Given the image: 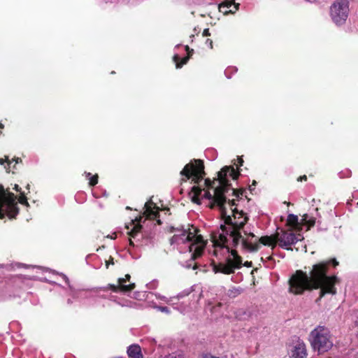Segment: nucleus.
<instances>
[{"label": "nucleus", "instance_id": "9", "mask_svg": "<svg viewBox=\"0 0 358 358\" xmlns=\"http://www.w3.org/2000/svg\"><path fill=\"white\" fill-rule=\"evenodd\" d=\"M276 240L280 248L292 250L290 246L302 241L303 237L300 234H295L292 229H280V232H276Z\"/></svg>", "mask_w": 358, "mask_h": 358}, {"label": "nucleus", "instance_id": "34", "mask_svg": "<svg viewBox=\"0 0 358 358\" xmlns=\"http://www.w3.org/2000/svg\"><path fill=\"white\" fill-rule=\"evenodd\" d=\"M206 44L210 48V49H213V42L211 39L210 38H208L206 41Z\"/></svg>", "mask_w": 358, "mask_h": 358}, {"label": "nucleus", "instance_id": "2", "mask_svg": "<svg viewBox=\"0 0 358 358\" xmlns=\"http://www.w3.org/2000/svg\"><path fill=\"white\" fill-rule=\"evenodd\" d=\"M228 174L234 180L239 177V172L235 171L233 166H224L217 172V180L219 185L214 189V194H212L209 190H206L203 194V198L211 200L209 208L213 209L217 206L220 211L224 208L227 203L226 194L229 191L231 185L229 180L227 178Z\"/></svg>", "mask_w": 358, "mask_h": 358}, {"label": "nucleus", "instance_id": "50", "mask_svg": "<svg viewBox=\"0 0 358 358\" xmlns=\"http://www.w3.org/2000/svg\"><path fill=\"white\" fill-rule=\"evenodd\" d=\"M175 230H176V229L174 227H171V232L174 231Z\"/></svg>", "mask_w": 358, "mask_h": 358}, {"label": "nucleus", "instance_id": "51", "mask_svg": "<svg viewBox=\"0 0 358 358\" xmlns=\"http://www.w3.org/2000/svg\"><path fill=\"white\" fill-rule=\"evenodd\" d=\"M126 228H127V229H129V225H126Z\"/></svg>", "mask_w": 358, "mask_h": 358}, {"label": "nucleus", "instance_id": "3", "mask_svg": "<svg viewBox=\"0 0 358 358\" xmlns=\"http://www.w3.org/2000/svg\"><path fill=\"white\" fill-rule=\"evenodd\" d=\"M211 240L215 247L226 248L228 252H230L233 258L228 257L226 259V263H216L213 261L210 264L213 271L217 273H221L226 275L234 273L235 269L240 268L242 266V257L238 255L236 250H231L227 245L228 239L224 234H220L219 231H213L211 234Z\"/></svg>", "mask_w": 358, "mask_h": 358}, {"label": "nucleus", "instance_id": "43", "mask_svg": "<svg viewBox=\"0 0 358 358\" xmlns=\"http://www.w3.org/2000/svg\"><path fill=\"white\" fill-rule=\"evenodd\" d=\"M124 278L126 279V281H129L130 278H131V275L129 274H126L125 277Z\"/></svg>", "mask_w": 358, "mask_h": 358}, {"label": "nucleus", "instance_id": "4", "mask_svg": "<svg viewBox=\"0 0 358 358\" xmlns=\"http://www.w3.org/2000/svg\"><path fill=\"white\" fill-rule=\"evenodd\" d=\"M17 196L10 192V188L0 184V219L8 216L9 219L15 218L19 213L16 201Z\"/></svg>", "mask_w": 358, "mask_h": 358}, {"label": "nucleus", "instance_id": "26", "mask_svg": "<svg viewBox=\"0 0 358 358\" xmlns=\"http://www.w3.org/2000/svg\"><path fill=\"white\" fill-rule=\"evenodd\" d=\"M18 201L20 203L22 204V205H24V206H29V204L27 201V198L26 196V194L24 192H21L20 194V196L18 197Z\"/></svg>", "mask_w": 358, "mask_h": 358}, {"label": "nucleus", "instance_id": "5", "mask_svg": "<svg viewBox=\"0 0 358 358\" xmlns=\"http://www.w3.org/2000/svg\"><path fill=\"white\" fill-rule=\"evenodd\" d=\"M221 219L224 221V224L220 225V229L222 231L236 230L241 231L248 220V217L243 210H238L236 208L232 209V215H228L227 213V208L220 210Z\"/></svg>", "mask_w": 358, "mask_h": 358}, {"label": "nucleus", "instance_id": "47", "mask_svg": "<svg viewBox=\"0 0 358 358\" xmlns=\"http://www.w3.org/2000/svg\"><path fill=\"white\" fill-rule=\"evenodd\" d=\"M192 268H193L194 270L196 269V268H197V264H194V266H193V267H192Z\"/></svg>", "mask_w": 358, "mask_h": 358}, {"label": "nucleus", "instance_id": "33", "mask_svg": "<svg viewBox=\"0 0 358 358\" xmlns=\"http://www.w3.org/2000/svg\"><path fill=\"white\" fill-rule=\"evenodd\" d=\"M308 220V215L307 214H304L301 219V224L305 225Z\"/></svg>", "mask_w": 358, "mask_h": 358}, {"label": "nucleus", "instance_id": "39", "mask_svg": "<svg viewBox=\"0 0 358 358\" xmlns=\"http://www.w3.org/2000/svg\"><path fill=\"white\" fill-rule=\"evenodd\" d=\"M228 203L231 206H237L236 203V199H229L228 200Z\"/></svg>", "mask_w": 358, "mask_h": 358}, {"label": "nucleus", "instance_id": "20", "mask_svg": "<svg viewBox=\"0 0 358 358\" xmlns=\"http://www.w3.org/2000/svg\"><path fill=\"white\" fill-rule=\"evenodd\" d=\"M287 225L294 229H299L301 227L298 217L294 214H289L287 216Z\"/></svg>", "mask_w": 358, "mask_h": 358}, {"label": "nucleus", "instance_id": "23", "mask_svg": "<svg viewBox=\"0 0 358 358\" xmlns=\"http://www.w3.org/2000/svg\"><path fill=\"white\" fill-rule=\"evenodd\" d=\"M222 3L228 6L230 8L234 9V13L238 10L240 4L238 3H236L235 0H224Z\"/></svg>", "mask_w": 358, "mask_h": 358}, {"label": "nucleus", "instance_id": "45", "mask_svg": "<svg viewBox=\"0 0 358 358\" xmlns=\"http://www.w3.org/2000/svg\"><path fill=\"white\" fill-rule=\"evenodd\" d=\"M3 124L0 123V134H2V129H3Z\"/></svg>", "mask_w": 358, "mask_h": 358}, {"label": "nucleus", "instance_id": "8", "mask_svg": "<svg viewBox=\"0 0 358 358\" xmlns=\"http://www.w3.org/2000/svg\"><path fill=\"white\" fill-rule=\"evenodd\" d=\"M224 235H229L232 238V245L236 248L240 241L242 243V248L248 252H254L259 250V245L258 243H253V238H256V236L253 233L245 234L248 236L244 238L242 236L241 231H236V230L224 231H222Z\"/></svg>", "mask_w": 358, "mask_h": 358}, {"label": "nucleus", "instance_id": "41", "mask_svg": "<svg viewBox=\"0 0 358 358\" xmlns=\"http://www.w3.org/2000/svg\"><path fill=\"white\" fill-rule=\"evenodd\" d=\"M257 185V182L256 180H253L252 181V185L250 186V192H252L254 189L252 187V186H255Z\"/></svg>", "mask_w": 358, "mask_h": 358}, {"label": "nucleus", "instance_id": "29", "mask_svg": "<svg viewBox=\"0 0 358 358\" xmlns=\"http://www.w3.org/2000/svg\"><path fill=\"white\" fill-rule=\"evenodd\" d=\"M243 163H244V161L243 159V158L241 157H238V159H237V164H236V166H237V170H235V171H238L240 172V169H239V167L242 166L243 165ZM241 175V173H239V176Z\"/></svg>", "mask_w": 358, "mask_h": 358}, {"label": "nucleus", "instance_id": "32", "mask_svg": "<svg viewBox=\"0 0 358 358\" xmlns=\"http://www.w3.org/2000/svg\"><path fill=\"white\" fill-rule=\"evenodd\" d=\"M185 48L187 52L186 57H189V58H190L194 53V50L190 48L188 45H186Z\"/></svg>", "mask_w": 358, "mask_h": 358}, {"label": "nucleus", "instance_id": "17", "mask_svg": "<svg viewBox=\"0 0 358 358\" xmlns=\"http://www.w3.org/2000/svg\"><path fill=\"white\" fill-rule=\"evenodd\" d=\"M253 243H258L259 245L262 244L266 246H271L274 248L277 244L276 233L271 236H263L258 241H253Z\"/></svg>", "mask_w": 358, "mask_h": 358}, {"label": "nucleus", "instance_id": "19", "mask_svg": "<svg viewBox=\"0 0 358 358\" xmlns=\"http://www.w3.org/2000/svg\"><path fill=\"white\" fill-rule=\"evenodd\" d=\"M110 289L113 292L119 291L122 292H131L136 287L135 283H130L129 285H109Z\"/></svg>", "mask_w": 358, "mask_h": 358}, {"label": "nucleus", "instance_id": "22", "mask_svg": "<svg viewBox=\"0 0 358 358\" xmlns=\"http://www.w3.org/2000/svg\"><path fill=\"white\" fill-rule=\"evenodd\" d=\"M190 58L189 57H184L180 58L178 55H175L173 57V62L176 63V67L180 69L183 65L186 64Z\"/></svg>", "mask_w": 358, "mask_h": 358}, {"label": "nucleus", "instance_id": "11", "mask_svg": "<svg viewBox=\"0 0 358 358\" xmlns=\"http://www.w3.org/2000/svg\"><path fill=\"white\" fill-rule=\"evenodd\" d=\"M206 241H204L203 236L200 234L194 236L192 243L189 245V251L192 252L191 260L194 261L202 256Z\"/></svg>", "mask_w": 358, "mask_h": 358}, {"label": "nucleus", "instance_id": "46", "mask_svg": "<svg viewBox=\"0 0 358 358\" xmlns=\"http://www.w3.org/2000/svg\"><path fill=\"white\" fill-rule=\"evenodd\" d=\"M85 174L86 176V178L90 180V173L85 172Z\"/></svg>", "mask_w": 358, "mask_h": 358}, {"label": "nucleus", "instance_id": "31", "mask_svg": "<svg viewBox=\"0 0 358 358\" xmlns=\"http://www.w3.org/2000/svg\"><path fill=\"white\" fill-rule=\"evenodd\" d=\"M315 224V219L313 217L309 218V220L307 221L306 224L305 225L308 226V229H309L310 227H313Z\"/></svg>", "mask_w": 358, "mask_h": 358}, {"label": "nucleus", "instance_id": "49", "mask_svg": "<svg viewBox=\"0 0 358 358\" xmlns=\"http://www.w3.org/2000/svg\"><path fill=\"white\" fill-rule=\"evenodd\" d=\"M157 222V224H162V222H161V220H158Z\"/></svg>", "mask_w": 358, "mask_h": 358}, {"label": "nucleus", "instance_id": "14", "mask_svg": "<svg viewBox=\"0 0 358 358\" xmlns=\"http://www.w3.org/2000/svg\"><path fill=\"white\" fill-rule=\"evenodd\" d=\"M143 219L142 216L136 217L132 220L130 224L133 226L132 229L128 232L129 236L136 238L137 236L143 237L141 232L142 225L140 224Z\"/></svg>", "mask_w": 358, "mask_h": 358}, {"label": "nucleus", "instance_id": "52", "mask_svg": "<svg viewBox=\"0 0 358 358\" xmlns=\"http://www.w3.org/2000/svg\"><path fill=\"white\" fill-rule=\"evenodd\" d=\"M116 236L114 237V236H112L111 239L115 238Z\"/></svg>", "mask_w": 358, "mask_h": 358}, {"label": "nucleus", "instance_id": "28", "mask_svg": "<svg viewBox=\"0 0 358 358\" xmlns=\"http://www.w3.org/2000/svg\"><path fill=\"white\" fill-rule=\"evenodd\" d=\"M143 237H141V236H137L136 238H134L131 236H129V245L131 246H135V244H134V240H136V243H137V245L138 244H141V239Z\"/></svg>", "mask_w": 358, "mask_h": 358}, {"label": "nucleus", "instance_id": "15", "mask_svg": "<svg viewBox=\"0 0 358 358\" xmlns=\"http://www.w3.org/2000/svg\"><path fill=\"white\" fill-rule=\"evenodd\" d=\"M192 229L188 228L187 229H182L180 231H181V234L180 235L175 234L172 237V240L177 241L178 238V236H182L185 238V241L187 242H192L193 240L194 236H196L198 232L199 231V229L196 227H194L193 225L191 226Z\"/></svg>", "mask_w": 358, "mask_h": 358}, {"label": "nucleus", "instance_id": "35", "mask_svg": "<svg viewBox=\"0 0 358 358\" xmlns=\"http://www.w3.org/2000/svg\"><path fill=\"white\" fill-rule=\"evenodd\" d=\"M109 264H112V265L114 264L113 258L112 257H110L108 261H106V265L107 268L108 267Z\"/></svg>", "mask_w": 358, "mask_h": 358}, {"label": "nucleus", "instance_id": "37", "mask_svg": "<svg viewBox=\"0 0 358 358\" xmlns=\"http://www.w3.org/2000/svg\"><path fill=\"white\" fill-rule=\"evenodd\" d=\"M13 189L15 190L17 192H20V194L21 192H22L21 187L18 185H17V184L15 185V186L13 187Z\"/></svg>", "mask_w": 358, "mask_h": 358}, {"label": "nucleus", "instance_id": "55", "mask_svg": "<svg viewBox=\"0 0 358 358\" xmlns=\"http://www.w3.org/2000/svg\"><path fill=\"white\" fill-rule=\"evenodd\" d=\"M357 204H358V202H357Z\"/></svg>", "mask_w": 358, "mask_h": 358}, {"label": "nucleus", "instance_id": "1", "mask_svg": "<svg viewBox=\"0 0 358 358\" xmlns=\"http://www.w3.org/2000/svg\"><path fill=\"white\" fill-rule=\"evenodd\" d=\"M338 265L336 258H330L314 264L308 274L297 270L289 280V292L301 295L306 291L320 289L317 301L326 294L335 295L337 293L336 285L340 283V280L336 275L331 274V271Z\"/></svg>", "mask_w": 358, "mask_h": 358}, {"label": "nucleus", "instance_id": "25", "mask_svg": "<svg viewBox=\"0 0 358 358\" xmlns=\"http://www.w3.org/2000/svg\"><path fill=\"white\" fill-rule=\"evenodd\" d=\"M219 10L220 12L223 13L224 15L234 13V9L230 8L229 7H228V6H226L225 4H223L222 3L219 5Z\"/></svg>", "mask_w": 358, "mask_h": 358}, {"label": "nucleus", "instance_id": "24", "mask_svg": "<svg viewBox=\"0 0 358 358\" xmlns=\"http://www.w3.org/2000/svg\"><path fill=\"white\" fill-rule=\"evenodd\" d=\"M230 189L233 191L232 195L234 196L237 200L241 199L244 192H245V189L244 188L234 189L231 188V186L230 187L229 190Z\"/></svg>", "mask_w": 358, "mask_h": 358}, {"label": "nucleus", "instance_id": "12", "mask_svg": "<svg viewBox=\"0 0 358 358\" xmlns=\"http://www.w3.org/2000/svg\"><path fill=\"white\" fill-rule=\"evenodd\" d=\"M291 357L292 358H306L307 350L305 343L298 340L293 348L291 350Z\"/></svg>", "mask_w": 358, "mask_h": 358}, {"label": "nucleus", "instance_id": "54", "mask_svg": "<svg viewBox=\"0 0 358 358\" xmlns=\"http://www.w3.org/2000/svg\"><path fill=\"white\" fill-rule=\"evenodd\" d=\"M126 208H127V210L131 209V208H130L129 207H128V206H127Z\"/></svg>", "mask_w": 358, "mask_h": 358}, {"label": "nucleus", "instance_id": "21", "mask_svg": "<svg viewBox=\"0 0 358 358\" xmlns=\"http://www.w3.org/2000/svg\"><path fill=\"white\" fill-rule=\"evenodd\" d=\"M203 189L196 185H194L192 187V192L193 195L192 196V201L196 204H201V200L199 198L200 194H201V192Z\"/></svg>", "mask_w": 358, "mask_h": 358}, {"label": "nucleus", "instance_id": "30", "mask_svg": "<svg viewBox=\"0 0 358 358\" xmlns=\"http://www.w3.org/2000/svg\"><path fill=\"white\" fill-rule=\"evenodd\" d=\"M99 176L97 173L91 176V187L94 186L98 183Z\"/></svg>", "mask_w": 358, "mask_h": 358}, {"label": "nucleus", "instance_id": "48", "mask_svg": "<svg viewBox=\"0 0 358 358\" xmlns=\"http://www.w3.org/2000/svg\"><path fill=\"white\" fill-rule=\"evenodd\" d=\"M29 188H30V185L29 184H27L26 186V189H28L29 192Z\"/></svg>", "mask_w": 358, "mask_h": 358}, {"label": "nucleus", "instance_id": "40", "mask_svg": "<svg viewBox=\"0 0 358 358\" xmlns=\"http://www.w3.org/2000/svg\"><path fill=\"white\" fill-rule=\"evenodd\" d=\"M126 282H127L126 279H124V278H121L118 279V285H124V283Z\"/></svg>", "mask_w": 358, "mask_h": 358}, {"label": "nucleus", "instance_id": "13", "mask_svg": "<svg viewBox=\"0 0 358 358\" xmlns=\"http://www.w3.org/2000/svg\"><path fill=\"white\" fill-rule=\"evenodd\" d=\"M143 214L148 219L155 220L159 216V208L152 200L148 201L145 204V211Z\"/></svg>", "mask_w": 358, "mask_h": 358}, {"label": "nucleus", "instance_id": "6", "mask_svg": "<svg viewBox=\"0 0 358 358\" xmlns=\"http://www.w3.org/2000/svg\"><path fill=\"white\" fill-rule=\"evenodd\" d=\"M311 345L319 353L329 350L333 346V340L329 330L324 326H317L310 334Z\"/></svg>", "mask_w": 358, "mask_h": 358}, {"label": "nucleus", "instance_id": "7", "mask_svg": "<svg viewBox=\"0 0 358 358\" xmlns=\"http://www.w3.org/2000/svg\"><path fill=\"white\" fill-rule=\"evenodd\" d=\"M204 169L203 160L194 159L190 161L180 173L182 176L180 179V183L186 182L189 179L192 178V181L194 184L199 185L206 176Z\"/></svg>", "mask_w": 358, "mask_h": 358}, {"label": "nucleus", "instance_id": "10", "mask_svg": "<svg viewBox=\"0 0 358 358\" xmlns=\"http://www.w3.org/2000/svg\"><path fill=\"white\" fill-rule=\"evenodd\" d=\"M348 6L345 3L338 1L333 3L330 8L333 21L336 24H343L348 17Z\"/></svg>", "mask_w": 358, "mask_h": 358}, {"label": "nucleus", "instance_id": "44", "mask_svg": "<svg viewBox=\"0 0 358 358\" xmlns=\"http://www.w3.org/2000/svg\"><path fill=\"white\" fill-rule=\"evenodd\" d=\"M83 195V193H78L77 195H76V199L78 200L80 199V198Z\"/></svg>", "mask_w": 358, "mask_h": 358}, {"label": "nucleus", "instance_id": "38", "mask_svg": "<svg viewBox=\"0 0 358 358\" xmlns=\"http://www.w3.org/2000/svg\"><path fill=\"white\" fill-rule=\"evenodd\" d=\"M202 35H203V36H210V34L209 29H208V28H207V29H205L203 30V31Z\"/></svg>", "mask_w": 358, "mask_h": 358}, {"label": "nucleus", "instance_id": "27", "mask_svg": "<svg viewBox=\"0 0 358 358\" xmlns=\"http://www.w3.org/2000/svg\"><path fill=\"white\" fill-rule=\"evenodd\" d=\"M215 181H218L217 178H214L213 180H211L210 178H206L205 180V185L208 189L213 188Z\"/></svg>", "mask_w": 358, "mask_h": 358}, {"label": "nucleus", "instance_id": "42", "mask_svg": "<svg viewBox=\"0 0 358 358\" xmlns=\"http://www.w3.org/2000/svg\"><path fill=\"white\" fill-rule=\"evenodd\" d=\"M244 266H245L247 267L252 266V262H245V264H244Z\"/></svg>", "mask_w": 358, "mask_h": 358}, {"label": "nucleus", "instance_id": "18", "mask_svg": "<svg viewBox=\"0 0 358 358\" xmlns=\"http://www.w3.org/2000/svg\"><path fill=\"white\" fill-rule=\"evenodd\" d=\"M127 355L129 358H143L141 348L138 344H132L127 348Z\"/></svg>", "mask_w": 358, "mask_h": 358}, {"label": "nucleus", "instance_id": "53", "mask_svg": "<svg viewBox=\"0 0 358 358\" xmlns=\"http://www.w3.org/2000/svg\"><path fill=\"white\" fill-rule=\"evenodd\" d=\"M116 236L114 237V236H112L111 239L115 238Z\"/></svg>", "mask_w": 358, "mask_h": 358}, {"label": "nucleus", "instance_id": "16", "mask_svg": "<svg viewBox=\"0 0 358 358\" xmlns=\"http://www.w3.org/2000/svg\"><path fill=\"white\" fill-rule=\"evenodd\" d=\"M13 161L15 162V164L13 166V168L11 169L10 164L11 162L9 160L8 157L5 156V159L0 158V164L3 165L5 162L7 163V166H5L6 169V171L8 172L12 171L13 173H15V172L18 170L17 166L19 164L22 165V160L20 157H14L13 159Z\"/></svg>", "mask_w": 358, "mask_h": 358}, {"label": "nucleus", "instance_id": "36", "mask_svg": "<svg viewBox=\"0 0 358 358\" xmlns=\"http://www.w3.org/2000/svg\"><path fill=\"white\" fill-rule=\"evenodd\" d=\"M306 181L307 180V176L306 175L301 176L297 178V181L301 182V181Z\"/></svg>", "mask_w": 358, "mask_h": 358}]
</instances>
